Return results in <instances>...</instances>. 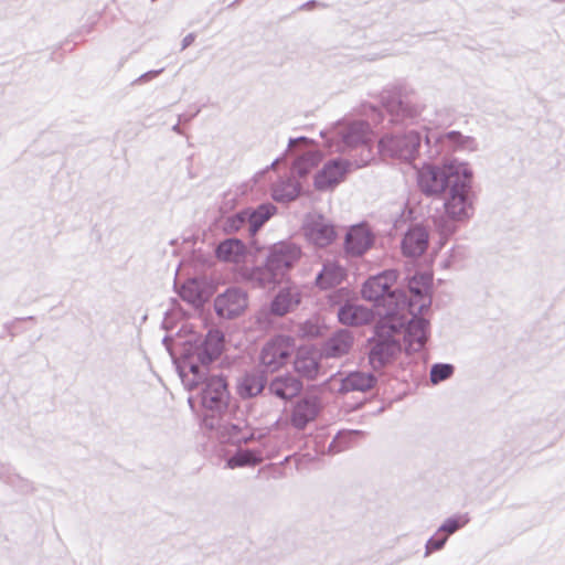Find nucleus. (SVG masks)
<instances>
[{
  "label": "nucleus",
  "mask_w": 565,
  "mask_h": 565,
  "mask_svg": "<svg viewBox=\"0 0 565 565\" xmlns=\"http://www.w3.org/2000/svg\"><path fill=\"white\" fill-rule=\"evenodd\" d=\"M224 335L220 330H210L201 342L184 345L177 364L179 376L188 391L194 390L209 364L222 352Z\"/></svg>",
  "instance_id": "f257e3e1"
},
{
  "label": "nucleus",
  "mask_w": 565,
  "mask_h": 565,
  "mask_svg": "<svg viewBox=\"0 0 565 565\" xmlns=\"http://www.w3.org/2000/svg\"><path fill=\"white\" fill-rule=\"evenodd\" d=\"M476 194L472 189V171L467 167L463 175L452 181L444 193L445 218L437 225L444 236L455 233L456 224L468 222L475 214Z\"/></svg>",
  "instance_id": "f03ea898"
},
{
  "label": "nucleus",
  "mask_w": 565,
  "mask_h": 565,
  "mask_svg": "<svg viewBox=\"0 0 565 565\" xmlns=\"http://www.w3.org/2000/svg\"><path fill=\"white\" fill-rule=\"evenodd\" d=\"M398 278L395 269L385 270L370 277L362 287V297L374 303L376 313L383 321L401 316V308L405 307V291L393 289Z\"/></svg>",
  "instance_id": "7ed1b4c3"
},
{
  "label": "nucleus",
  "mask_w": 565,
  "mask_h": 565,
  "mask_svg": "<svg viewBox=\"0 0 565 565\" xmlns=\"http://www.w3.org/2000/svg\"><path fill=\"white\" fill-rule=\"evenodd\" d=\"M326 138L328 147L337 152H347L351 149L362 147L366 151V157L371 161V130L367 122L363 120L341 121L331 130L321 132Z\"/></svg>",
  "instance_id": "20e7f679"
},
{
  "label": "nucleus",
  "mask_w": 565,
  "mask_h": 565,
  "mask_svg": "<svg viewBox=\"0 0 565 565\" xmlns=\"http://www.w3.org/2000/svg\"><path fill=\"white\" fill-rule=\"evenodd\" d=\"M468 163L451 160L443 166L424 164L417 171V183L422 192L429 196L444 194L452 181L465 174Z\"/></svg>",
  "instance_id": "39448f33"
},
{
  "label": "nucleus",
  "mask_w": 565,
  "mask_h": 565,
  "mask_svg": "<svg viewBox=\"0 0 565 565\" xmlns=\"http://www.w3.org/2000/svg\"><path fill=\"white\" fill-rule=\"evenodd\" d=\"M422 138V134L415 129L385 135L379 141V150L383 157L411 162L418 153Z\"/></svg>",
  "instance_id": "423d86ee"
},
{
  "label": "nucleus",
  "mask_w": 565,
  "mask_h": 565,
  "mask_svg": "<svg viewBox=\"0 0 565 565\" xmlns=\"http://www.w3.org/2000/svg\"><path fill=\"white\" fill-rule=\"evenodd\" d=\"M201 386V405L205 411L204 415L214 418L227 411L230 392L225 379L221 375L202 376L199 384Z\"/></svg>",
  "instance_id": "0eeeda50"
},
{
  "label": "nucleus",
  "mask_w": 565,
  "mask_h": 565,
  "mask_svg": "<svg viewBox=\"0 0 565 565\" xmlns=\"http://www.w3.org/2000/svg\"><path fill=\"white\" fill-rule=\"evenodd\" d=\"M203 424L211 430H215L223 441L232 444H247L254 439V433L245 419L231 418L224 412L214 418L204 415Z\"/></svg>",
  "instance_id": "6e6552de"
},
{
  "label": "nucleus",
  "mask_w": 565,
  "mask_h": 565,
  "mask_svg": "<svg viewBox=\"0 0 565 565\" xmlns=\"http://www.w3.org/2000/svg\"><path fill=\"white\" fill-rule=\"evenodd\" d=\"M403 87L395 86L386 89L381 95V100L386 111L392 116L393 121H411L412 124L419 125L424 119L422 115L425 107L420 104H411L403 100Z\"/></svg>",
  "instance_id": "1a4fd4ad"
},
{
  "label": "nucleus",
  "mask_w": 565,
  "mask_h": 565,
  "mask_svg": "<svg viewBox=\"0 0 565 565\" xmlns=\"http://www.w3.org/2000/svg\"><path fill=\"white\" fill-rule=\"evenodd\" d=\"M431 275L418 274L408 281V295L405 292V307L401 308V324L411 316L420 315L431 305Z\"/></svg>",
  "instance_id": "9d476101"
},
{
  "label": "nucleus",
  "mask_w": 565,
  "mask_h": 565,
  "mask_svg": "<svg viewBox=\"0 0 565 565\" xmlns=\"http://www.w3.org/2000/svg\"><path fill=\"white\" fill-rule=\"evenodd\" d=\"M369 163V159L350 161L342 158L331 159L316 173L313 185L318 191L333 190L341 183L347 173L353 169H359Z\"/></svg>",
  "instance_id": "9b49d317"
},
{
  "label": "nucleus",
  "mask_w": 565,
  "mask_h": 565,
  "mask_svg": "<svg viewBox=\"0 0 565 565\" xmlns=\"http://www.w3.org/2000/svg\"><path fill=\"white\" fill-rule=\"evenodd\" d=\"M406 320L401 324V316H395L393 319H387L382 322V328H388L393 332H396L399 328L406 324L404 340L407 345V350L411 352L420 351L427 339L429 331V322L418 317L419 315L411 316L406 312Z\"/></svg>",
  "instance_id": "f8f14e48"
},
{
  "label": "nucleus",
  "mask_w": 565,
  "mask_h": 565,
  "mask_svg": "<svg viewBox=\"0 0 565 565\" xmlns=\"http://www.w3.org/2000/svg\"><path fill=\"white\" fill-rule=\"evenodd\" d=\"M249 305V297L241 287H228L220 292L213 301L216 316L221 319L233 320L242 317Z\"/></svg>",
  "instance_id": "ddd939ff"
},
{
  "label": "nucleus",
  "mask_w": 565,
  "mask_h": 565,
  "mask_svg": "<svg viewBox=\"0 0 565 565\" xmlns=\"http://www.w3.org/2000/svg\"><path fill=\"white\" fill-rule=\"evenodd\" d=\"M295 350V341L289 335H276L267 341L260 351V364L267 372L282 367Z\"/></svg>",
  "instance_id": "4468645a"
},
{
  "label": "nucleus",
  "mask_w": 565,
  "mask_h": 565,
  "mask_svg": "<svg viewBox=\"0 0 565 565\" xmlns=\"http://www.w3.org/2000/svg\"><path fill=\"white\" fill-rule=\"evenodd\" d=\"M375 382L376 379L372 373L361 371L350 372L345 376L335 374L330 379L333 390L341 394L366 392L374 386Z\"/></svg>",
  "instance_id": "2eb2a0df"
},
{
  "label": "nucleus",
  "mask_w": 565,
  "mask_h": 565,
  "mask_svg": "<svg viewBox=\"0 0 565 565\" xmlns=\"http://www.w3.org/2000/svg\"><path fill=\"white\" fill-rule=\"evenodd\" d=\"M300 256L301 249L298 245L291 242H279L270 248L267 260L284 277Z\"/></svg>",
  "instance_id": "dca6fc26"
},
{
  "label": "nucleus",
  "mask_w": 565,
  "mask_h": 565,
  "mask_svg": "<svg viewBox=\"0 0 565 565\" xmlns=\"http://www.w3.org/2000/svg\"><path fill=\"white\" fill-rule=\"evenodd\" d=\"M429 232L422 224H414L405 232L401 242V248L404 256L416 258L422 256L428 248Z\"/></svg>",
  "instance_id": "f3484780"
},
{
  "label": "nucleus",
  "mask_w": 565,
  "mask_h": 565,
  "mask_svg": "<svg viewBox=\"0 0 565 565\" xmlns=\"http://www.w3.org/2000/svg\"><path fill=\"white\" fill-rule=\"evenodd\" d=\"M320 409L321 403L317 396L303 397L294 405L290 424L298 430L305 429L317 418Z\"/></svg>",
  "instance_id": "a211bd4d"
},
{
  "label": "nucleus",
  "mask_w": 565,
  "mask_h": 565,
  "mask_svg": "<svg viewBox=\"0 0 565 565\" xmlns=\"http://www.w3.org/2000/svg\"><path fill=\"white\" fill-rule=\"evenodd\" d=\"M401 351L399 342L392 337H382L373 343L369 359L374 369L382 367Z\"/></svg>",
  "instance_id": "6ab92c4d"
},
{
  "label": "nucleus",
  "mask_w": 565,
  "mask_h": 565,
  "mask_svg": "<svg viewBox=\"0 0 565 565\" xmlns=\"http://www.w3.org/2000/svg\"><path fill=\"white\" fill-rule=\"evenodd\" d=\"M301 301L300 288L296 285L281 288L270 302V313L282 317L295 310Z\"/></svg>",
  "instance_id": "aec40b11"
},
{
  "label": "nucleus",
  "mask_w": 565,
  "mask_h": 565,
  "mask_svg": "<svg viewBox=\"0 0 565 565\" xmlns=\"http://www.w3.org/2000/svg\"><path fill=\"white\" fill-rule=\"evenodd\" d=\"M373 238L370 230L364 225L352 226L345 236V252L351 256H361L372 245Z\"/></svg>",
  "instance_id": "412c9836"
},
{
  "label": "nucleus",
  "mask_w": 565,
  "mask_h": 565,
  "mask_svg": "<svg viewBox=\"0 0 565 565\" xmlns=\"http://www.w3.org/2000/svg\"><path fill=\"white\" fill-rule=\"evenodd\" d=\"M305 234L308 241L319 247L328 246L335 237L334 227L322 216L308 222Z\"/></svg>",
  "instance_id": "4be33fe9"
},
{
  "label": "nucleus",
  "mask_w": 565,
  "mask_h": 565,
  "mask_svg": "<svg viewBox=\"0 0 565 565\" xmlns=\"http://www.w3.org/2000/svg\"><path fill=\"white\" fill-rule=\"evenodd\" d=\"M266 458L263 447L237 448V450L226 459L225 467L228 469L253 468L262 463Z\"/></svg>",
  "instance_id": "5701e85b"
},
{
  "label": "nucleus",
  "mask_w": 565,
  "mask_h": 565,
  "mask_svg": "<svg viewBox=\"0 0 565 565\" xmlns=\"http://www.w3.org/2000/svg\"><path fill=\"white\" fill-rule=\"evenodd\" d=\"M294 366L301 376L315 380L319 374V353L312 348H300L296 353Z\"/></svg>",
  "instance_id": "b1692460"
},
{
  "label": "nucleus",
  "mask_w": 565,
  "mask_h": 565,
  "mask_svg": "<svg viewBox=\"0 0 565 565\" xmlns=\"http://www.w3.org/2000/svg\"><path fill=\"white\" fill-rule=\"evenodd\" d=\"M353 345V337L348 330L333 333L323 344L321 355L337 359L348 354Z\"/></svg>",
  "instance_id": "393cba45"
},
{
  "label": "nucleus",
  "mask_w": 565,
  "mask_h": 565,
  "mask_svg": "<svg viewBox=\"0 0 565 565\" xmlns=\"http://www.w3.org/2000/svg\"><path fill=\"white\" fill-rule=\"evenodd\" d=\"M339 321L347 326H362L373 319V311L362 305L347 302L339 308Z\"/></svg>",
  "instance_id": "a878e982"
},
{
  "label": "nucleus",
  "mask_w": 565,
  "mask_h": 565,
  "mask_svg": "<svg viewBox=\"0 0 565 565\" xmlns=\"http://www.w3.org/2000/svg\"><path fill=\"white\" fill-rule=\"evenodd\" d=\"M347 276V270L338 262L328 260L317 275L316 285L320 289H330L340 285Z\"/></svg>",
  "instance_id": "bb28decb"
},
{
  "label": "nucleus",
  "mask_w": 565,
  "mask_h": 565,
  "mask_svg": "<svg viewBox=\"0 0 565 565\" xmlns=\"http://www.w3.org/2000/svg\"><path fill=\"white\" fill-rule=\"evenodd\" d=\"M269 390L281 399H290L302 390V383L292 375H284L273 380Z\"/></svg>",
  "instance_id": "cd10ccee"
},
{
  "label": "nucleus",
  "mask_w": 565,
  "mask_h": 565,
  "mask_svg": "<svg viewBox=\"0 0 565 565\" xmlns=\"http://www.w3.org/2000/svg\"><path fill=\"white\" fill-rule=\"evenodd\" d=\"M299 182L291 178H280L271 185V196L276 202L287 203L300 194Z\"/></svg>",
  "instance_id": "c85d7f7f"
},
{
  "label": "nucleus",
  "mask_w": 565,
  "mask_h": 565,
  "mask_svg": "<svg viewBox=\"0 0 565 565\" xmlns=\"http://www.w3.org/2000/svg\"><path fill=\"white\" fill-rule=\"evenodd\" d=\"M246 210L249 221V236H254L277 212V207L271 203H263L257 207H246Z\"/></svg>",
  "instance_id": "c756f323"
},
{
  "label": "nucleus",
  "mask_w": 565,
  "mask_h": 565,
  "mask_svg": "<svg viewBox=\"0 0 565 565\" xmlns=\"http://www.w3.org/2000/svg\"><path fill=\"white\" fill-rule=\"evenodd\" d=\"M282 276L266 260L264 266L255 267L249 273L250 282L260 288H267L279 282Z\"/></svg>",
  "instance_id": "7c9ffc66"
},
{
  "label": "nucleus",
  "mask_w": 565,
  "mask_h": 565,
  "mask_svg": "<svg viewBox=\"0 0 565 565\" xmlns=\"http://www.w3.org/2000/svg\"><path fill=\"white\" fill-rule=\"evenodd\" d=\"M244 255V244L234 238L225 239L216 248V256L224 262L238 263Z\"/></svg>",
  "instance_id": "2f4dec72"
},
{
  "label": "nucleus",
  "mask_w": 565,
  "mask_h": 565,
  "mask_svg": "<svg viewBox=\"0 0 565 565\" xmlns=\"http://www.w3.org/2000/svg\"><path fill=\"white\" fill-rule=\"evenodd\" d=\"M443 146L451 147L454 150L473 151L477 148L476 140L469 136H462L458 131H449L437 138Z\"/></svg>",
  "instance_id": "473e14b6"
},
{
  "label": "nucleus",
  "mask_w": 565,
  "mask_h": 565,
  "mask_svg": "<svg viewBox=\"0 0 565 565\" xmlns=\"http://www.w3.org/2000/svg\"><path fill=\"white\" fill-rule=\"evenodd\" d=\"M265 386V380L262 375L252 373L242 377L238 383V394L244 398L258 395Z\"/></svg>",
  "instance_id": "72a5a7b5"
},
{
  "label": "nucleus",
  "mask_w": 565,
  "mask_h": 565,
  "mask_svg": "<svg viewBox=\"0 0 565 565\" xmlns=\"http://www.w3.org/2000/svg\"><path fill=\"white\" fill-rule=\"evenodd\" d=\"M321 161V154L318 151H308L299 157L294 163V172L300 178L306 177Z\"/></svg>",
  "instance_id": "f704fd0d"
},
{
  "label": "nucleus",
  "mask_w": 565,
  "mask_h": 565,
  "mask_svg": "<svg viewBox=\"0 0 565 565\" xmlns=\"http://www.w3.org/2000/svg\"><path fill=\"white\" fill-rule=\"evenodd\" d=\"M223 226L226 233H237L245 231L249 235V221L247 210L244 209L233 215L227 216Z\"/></svg>",
  "instance_id": "c9c22d12"
},
{
  "label": "nucleus",
  "mask_w": 565,
  "mask_h": 565,
  "mask_svg": "<svg viewBox=\"0 0 565 565\" xmlns=\"http://www.w3.org/2000/svg\"><path fill=\"white\" fill-rule=\"evenodd\" d=\"M180 297L194 307H199L204 302L203 291L196 280H189L182 285Z\"/></svg>",
  "instance_id": "e433bc0d"
},
{
  "label": "nucleus",
  "mask_w": 565,
  "mask_h": 565,
  "mask_svg": "<svg viewBox=\"0 0 565 565\" xmlns=\"http://www.w3.org/2000/svg\"><path fill=\"white\" fill-rule=\"evenodd\" d=\"M360 430L340 431L328 448L329 454H338L349 448L354 439L361 435Z\"/></svg>",
  "instance_id": "4c0bfd02"
},
{
  "label": "nucleus",
  "mask_w": 565,
  "mask_h": 565,
  "mask_svg": "<svg viewBox=\"0 0 565 565\" xmlns=\"http://www.w3.org/2000/svg\"><path fill=\"white\" fill-rule=\"evenodd\" d=\"M454 366L448 363H436L430 369V382L438 384L449 379L454 373Z\"/></svg>",
  "instance_id": "58836bf2"
},
{
  "label": "nucleus",
  "mask_w": 565,
  "mask_h": 565,
  "mask_svg": "<svg viewBox=\"0 0 565 565\" xmlns=\"http://www.w3.org/2000/svg\"><path fill=\"white\" fill-rule=\"evenodd\" d=\"M467 522L468 519L463 516L449 518L438 527V530L448 537L462 527Z\"/></svg>",
  "instance_id": "ea45409f"
},
{
  "label": "nucleus",
  "mask_w": 565,
  "mask_h": 565,
  "mask_svg": "<svg viewBox=\"0 0 565 565\" xmlns=\"http://www.w3.org/2000/svg\"><path fill=\"white\" fill-rule=\"evenodd\" d=\"M447 540V535H444L441 532H439V530H437L425 545V557L429 556L430 553L435 551L441 550L445 546Z\"/></svg>",
  "instance_id": "a19ab883"
},
{
  "label": "nucleus",
  "mask_w": 565,
  "mask_h": 565,
  "mask_svg": "<svg viewBox=\"0 0 565 565\" xmlns=\"http://www.w3.org/2000/svg\"><path fill=\"white\" fill-rule=\"evenodd\" d=\"M162 72H163V68L152 70V71H149V72H146V73L141 74L134 82V84H140V83H145V82L151 81V79L156 78L158 75H160Z\"/></svg>",
  "instance_id": "79ce46f5"
},
{
  "label": "nucleus",
  "mask_w": 565,
  "mask_h": 565,
  "mask_svg": "<svg viewBox=\"0 0 565 565\" xmlns=\"http://www.w3.org/2000/svg\"><path fill=\"white\" fill-rule=\"evenodd\" d=\"M194 34L193 33H189L186 34L183 40H182V43H181V46H182V50L186 49L188 46H190L193 42H194Z\"/></svg>",
  "instance_id": "37998d69"
},
{
  "label": "nucleus",
  "mask_w": 565,
  "mask_h": 565,
  "mask_svg": "<svg viewBox=\"0 0 565 565\" xmlns=\"http://www.w3.org/2000/svg\"><path fill=\"white\" fill-rule=\"evenodd\" d=\"M298 142H308V139L306 137H299L295 139L289 140V148L294 147Z\"/></svg>",
  "instance_id": "c03bdc74"
},
{
  "label": "nucleus",
  "mask_w": 565,
  "mask_h": 565,
  "mask_svg": "<svg viewBox=\"0 0 565 565\" xmlns=\"http://www.w3.org/2000/svg\"><path fill=\"white\" fill-rule=\"evenodd\" d=\"M433 136L426 134L425 135V139H426V142L429 143L430 142V139H431Z\"/></svg>",
  "instance_id": "a18cd8bd"
},
{
  "label": "nucleus",
  "mask_w": 565,
  "mask_h": 565,
  "mask_svg": "<svg viewBox=\"0 0 565 565\" xmlns=\"http://www.w3.org/2000/svg\"><path fill=\"white\" fill-rule=\"evenodd\" d=\"M315 3H316L315 1H310V2H307V3L305 4V7H312V4H315Z\"/></svg>",
  "instance_id": "49530a36"
},
{
  "label": "nucleus",
  "mask_w": 565,
  "mask_h": 565,
  "mask_svg": "<svg viewBox=\"0 0 565 565\" xmlns=\"http://www.w3.org/2000/svg\"><path fill=\"white\" fill-rule=\"evenodd\" d=\"M173 130H174V131H177V132H179V131H180V130H179V125H178V124L173 126Z\"/></svg>",
  "instance_id": "de8ad7c7"
},
{
  "label": "nucleus",
  "mask_w": 565,
  "mask_h": 565,
  "mask_svg": "<svg viewBox=\"0 0 565 565\" xmlns=\"http://www.w3.org/2000/svg\"><path fill=\"white\" fill-rule=\"evenodd\" d=\"M278 163V159H276L271 164L270 168H275V166Z\"/></svg>",
  "instance_id": "09e8293b"
},
{
  "label": "nucleus",
  "mask_w": 565,
  "mask_h": 565,
  "mask_svg": "<svg viewBox=\"0 0 565 565\" xmlns=\"http://www.w3.org/2000/svg\"><path fill=\"white\" fill-rule=\"evenodd\" d=\"M301 462H302V458H299V459L297 460V467H299V466L301 465Z\"/></svg>",
  "instance_id": "8fccbe9b"
}]
</instances>
